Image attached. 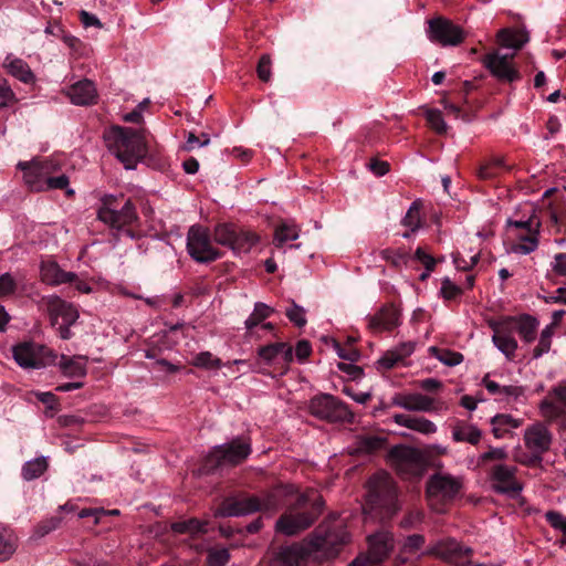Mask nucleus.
<instances>
[{
  "label": "nucleus",
  "mask_w": 566,
  "mask_h": 566,
  "mask_svg": "<svg viewBox=\"0 0 566 566\" xmlns=\"http://www.w3.org/2000/svg\"><path fill=\"white\" fill-rule=\"evenodd\" d=\"M104 138L108 150L126 169H134L147 153L144 130L114 126L104 134Z\"/></svg>",
  "instance_id": "obj_1"
},
{
  "label": "nucleus",
  "mask_w": 566,
  "mask_h": 566,
  "mask_svg": "<svg viewBox=\"0 0 566 566\" xmlns=\"http://www.w3.org/2000/svg\"><path fill=\"white\" fill-rule=\"evenodd\" d=\"M349 542V533L342 521H324L307 538L305 552L317 558L331 559Z\"/></svg>",
  "instance_id": "obj_2"
},
{
  "label": "nucleus",
  "mask_w": 566,
  "mask_h": 566,
  "mask_svg": "<svg viewBox=\"0 0 566 566\" xmlns=\"http://www.w3.org/2000/svg\"><path fill=\"white\" fill-rule=\"evenodd\" d=\"M308 502L307 495H297L293 504H290L276 521V532L293 536L312 526L322 513L324 501L317 496L312 501L311 507H308Z\"/></svg>",
  "instance_id": "obj_3"
},
{
  "label": "nucleus",
  "mask_w": 566,
  "mask_h": 566,
  "mask_svg": "<svg viewBox=\"0 0 566 566\" xmlns=\"http://www.w3.org/2000/svg\"><path fill=\"white\" fill-rule=\"evenodd\" d=\"M97 218L113 229L123 230L124 233L134 239V232L125 229L138 221L136 208L130 199L124 201L114 196H105L97 210Z\"/></svg>",
  "instance_id": "obj_4"
},
{
  "label": "nucleus",
  "mask_w": 566,
  "mask_h": 566,
  "mask_svg": "<svg viewBox=\"0 0 566 566\" xmlns=\"http://www.w3.org/2000/svg\"><path fill=\"white\" fill-rule=\"evenodd\" d=\"M397 488L386 472H378L368 480L367 505L371 510L380 507L391 515L397 510Z\"/></svg>",
  "instance_id": "obj_5"
},
{
  "label": "nucleus",
  "mask_w": 566,
  "mask_h": 566,
  "mask_svg": "<svg viewBox=\"0 0 566 566\" xmlns=\"http://www.w3.org/2000/svg\"><path fill=\"white\" fill-rule=\"evenodd\" d=\"M308 408L312 416L322 420L349 423L354 420V415L348 407L329 394L313 397Z\"/></svg>",
  "instance_id": "obj_6"
},
{
  "label": "nucleus",
  "mask_w": 566,
  "mask_h": 566,
  "mask_svg": "<svg viewBox=\"0 0 566 566\" xmlns=\"http://www.w3.org/2000/svg\"><path fill=\"white\" fill-rule=\"evenodd\" d=\"M251 453V443L244 438H234L230 442L216 446L209 457L208 465L217 469L224 465H237Z\"/></svg>",
  "instance_id": "obj_7"
},
{
  "label": "nucleus",
  "mask_w": 566,
  "mask_h": 566,
  "mask_svg": "<svg viewBox=\"0 0 566 566\" xmlns=\"http://www.w3.org/2000/svg\"><path fill=\"white\" fill-rule=\"evenodd\" d=\"M15 363L22 368L40 369L55 360L52 352L33 342L20 343L12 348Z\"/></svg>",
  "instance_id": "obj_8"
},
{
  "label": "nucleus",
  "mask_w": 566,
  "mask_h": 566,
  "mask_svg": "<svg viewBox=\"0 0 566 566\" xmlns=\"http://www.w3.org/2000/svg\"><path fill=\"white\" fill-rule=\"evenodd\" d=\"M187 249L190 256L200 263L212 262L221 258V252L211 244L207 230L200 226L189 229Z\"/></svg>",
  "instance_id": "obj_9"
},
{
  "label": "nucleus",
  "mask_w": 566,
  "mask_h": 566,
  "mask_svg": "<svg viewBox=\"0 0 566 566\" xmlns=\"http://www.w3.org/2000/svg\"><path fill=\"white\" fill-rule=\"evenodd\" d=\"M473 551L462 546L453 538L440 539L433 543L422 555L439 557L454 566H468Z\"/></svg>",
  "instance_id": "obj_10"
},
{
  "label": "nucleus",
  "mask_w": 566,
  "mask_h": 566,
  "mask_svg": "<svg viewBox=\"0 0 566 566\" xmlns=\"http://www.w3.org/2000/svg\"><path fill=\"white\" fill-rule=\"evenodd\" d=\"M524 443L531 454L523 462L534 465L539 463L543 454L548 451L552 443V434L544 423L536 422L525 430Z\"/></svg>",
  "instance_id": "obj_11"
},
{
  "label": "nucleus",
  "mask_w": 566,
  "mask_h": 566,
  "mask_svg": "<svg viewBox=\"0 0 566 566\" xmlns=\"http://www.w3.org/2000/svg\"><path fill=\"white\" fill-rule=\"evenodd\" d=\"M18 168L23 171V178L32 191H45L46 179L59 169L53 159L24 163L20 161Z\"/></svg>",
  "instance_id": "obj_12"
},
{
  "label": "nucleus",
  "mask_w": 566,
  "mask_h": 566,
  "mask_svg": "<svg viewBox=\"0 0 566 566\" xmlns=\"http://www.w3.org/2000/svg\"><path fill=\"white\" fill-rule=\"evenodd\" d=\"M516 467L499 463L489 471L492 489L500 494L511 497L517 496L522 491V484L516 479Z\"/></svg>",
  "instance_id": "obj_13"
},
{
  "label": "nucleus",
  "mask_w": 566,
  "mask_h": 566,
  "mask_svg": "<svg viewBox=\"0 0 566 566\" xmlns=\"http://www.w3.org/2000/svg\"><path fill=\"white\" fill-rule=\"evenodd\" d=\"M428 38L442 46H457L464 40L463 30L452 21L444 18H434L429 21Z\"/></svg>",
  "instance_id": "obj_14"
},
{
  "label": "nucleus",
  "mask_w": 566,
  "mask_h": 566,
  "mask_svg": "<svg viewBox=\"0 0 566 566\" xmlns=\"http://www.w3.org/2000/svg\"><path fill=\"white\" fill-rule=\"evenodd\" d=\"M513 57L514 54L491 52L483 56L482 63L496 80L512 83L521 78L520 71L512 63Z\"/></svg>",
  "instance_id": "obj_15"
},
{
  "label": "nucleus",
  "mask_w": 566,
  "mask_h": 566,
  "mask_svg": "<svg viewBox=\"0 0 566 566\" xmlns=\"http://www.w3.org/2000/svg\"><path fill=\"white\" fill-rule=\"evenodd\" d=\"M390 461L397 472L403 476L416 475L422 465V457L418 449L396 446L389 452Z\"/></svg>",
  "instance_id": "obj_16"
},
{
  "label": "nucleus",
  "mask_w": 566,
  "mask_h": 566,
  "mask_svg": "<svg viewBox=\"0 0 566 566\" xmlns=\"http://www.w3.org/2000/svg\"><path fill=\"white\" fill-rule=\"evenodd\" d=\"M298 493V490L293 484L280 483L272 489L261 493V509L262 512L274 513L282 506L293 504Z\"/></svg>",
  "instance_id": "obj_17"
},
{
  "label": "nucleus",
  "mask_w": 566,
  "mask_h": 566,
  "mask_svg": "<svg viewBox=\"0 0 566 566\" xmlns=\"http://www.w3.org/2000/svg\"><path fill=\"white\" fill-rule=\"evenodd\" d=\"M392 405L416 412H439L447 409L443 401L420 392L398 394L392 398Z\"/></svg>",
  "instance_id": "obj_18"
},
{
  "label": "nucleus",
  "mask_w": 566,
  "mask_h": 566,
  "mask_svg": "<svg viewBox=\"0 0 566 566\" xmlns=\"http://www.w3.org/2000/svg\"><path fill=\"white\" fill-rule=\"evenodd\" d=\"M260 495H241L226 499L218 509L220 516H244L262 512Z\"/></svg>",
  "instance_id": "obj_19"
},
{
  "label": "nucleus",
  "mask_w": 566,
  "mask_h": 566,
  "mask_svg": "<svg viewBox=\"0 0 566 566\" xmlns=\"http://www.w3.org/2000/svg\"><path fill=\"white\" fill-rule=\"evenodd\" d=\"M461 488L460 482L449 475L434 474L427 483L429 500L450 501L455 497Z\"/></svg>",
  "instance_id": "obj_20"
},
{
  "label": "nucleus",
  "mask_w": 566,
  "mask_h": 566,
  "mask_svg": "<svg viewBox=\"0 0 566 566\" xmlns=\"http://www.w3.org/2000/svg\"><path fill=\"white\" fill-rule=\"evenodd\" d=\"M539 410L543 417L549 421L556 420L566 413V384L555 386L548 392V396L539 403Z\"/></svg>",
  "instance_id": "obj_21"
},
{
  "label": "nucleus",
  "mask_w": 566,
  "mask_h": 566,
  "mask_svg": "<svg viewBox=\"0 0 566 566\" xmlns=\"http://www.w3.org/2000/svg\"><path fill=\"white\" fill-rule=\"evenodd\" d=\"M259 357L266 364L289 365L293 360V348L284 342L262 346L258 350Z\"/></svg>",
  "instance_id": "obj_22"
},
{
  "label": "nucleus",
  "mask_w": 566,
  "mask_h": 566,
  "mask_svg": "<svg viewBox=\"0 0 566 566\" xmlns=\"http://www.w3.org/2000/svg\"><path fill=\"white\" fill-rule=\"evenodd\" d=\"M66 94L74 105L86 106L95 104L97 101L96 86L87 78L71 85Z\"/></svg>",
  "instance_id": "obj_23"
},
{
  "label": "nucleus",
  "mask_w": 566,
  "mask_h": 566,
  "mask_svg": "<svg viewBox=\"0 0 566 566\" xmlns=\"http://www.w3.org/2000/svg\"><path fill=\"white\" fill-rule=\"evenodd\" d=\"M399 324L400 313L394 305L382 306L375 315L368 318V326L374 332L391 331Z\"/></svg>",
  "instance_id": "obj_24"
},
{
  "label": "nucleus",
  "mask_w": 566,
  "mask_h": 566,
  "mask_svg": "<svg viewBox=\"0 0 566 566\" xmlns=\"http://www.w3.org/2000/svg\"><path fill=\"white\" fill-rule=\"evenodd\" d=\"M369 559L373 564L381 563L394 547V537L389 532H378L368 537Z\"/></svg>",
  "instance_id": "obj_25"
},
{
  "label": "nucleus",
  "mask_w": 566,
  "mask_h": 566,
  "mask_svg": "<svg viewBox=\"0 0 566 566\" xmlns=\"http://www.w3.org/2000/svg\"><path fill=\"white\" fill-rule=\"evenodd\" d=\"M48 308L52 316L53 324H57L59 318H61L62 323L73 325L80 316L77 308L72 303L65 302L59 296L49 297Z\"/></svg>",
  "instance_id": "obj_26"
},
{
  "label": "nucleus",
  "mask_w": 566,
  "mask_h": 566,
  "mask_svg": "<svg viewBox=\"0 0 566 566\" xmlns=\"http://www.w3.org/2000/svg\"><path fill=\"white\" fill-rule=\"evenodd\" d=\"M40 273L42 281L49 285L72 283L76 279L74 272H66L56 262L52 261L42 262Z\"/></svg>",
  "instance_id": "obj_27"
},
{
  "label": "nucleus",
  "mask_w": 566,
  "mask_h": 566,
  "mask_svg": "<svg viewBox=\"0 0 566 566\" xmlns=\"http://www.w3.org/2000/svg\"><path fill=\"white\" fill-rule=\"evenodd\" d=\"M392 420L398 426L406 427L422 434L428 436L437 432V426L424 417L396 413L392 416Z\"/></svg>",
  "instance_id": "obj_28"
},
{
  "label": "nucleus",
  "mask_w": 566,
  "mask_h": 566,
  "mask_svg": "<svg viewBox=\"0 0 566 566\" xmlns=\"http://www.w3.org/2000/svg\"><path fill=\"white\" fill-rule=\"evenodd\" d=\"M3 66L8 70L9 74L24 84H34L35 74L30 69L29 64L22 59L8 54L3 61Z\"/></svg>",
  "instance_id": "obj_29"
},
{
  "label": "nucleus",
  "mask_w": 566,
  "mask_h": 566,
  "mask_svg": "<svg viewBox=\"0 0 566 566\" xmlns=\"http://www.w3.org/2000/svg\"><path fill=\"white\" fill-rule=\"evenodd\" d=\"M483 386L490 395L495 396L501 401H509L510 399L516 400L523 395V388L520 386H502L492 380L490 375H485L482 379Z\"/></svg>",
  "instance_id": "obj_30"
},
{
  "label": "nucleus",
  "mask_w": 566,
  "mask_h": 566,
  "mask_svg": "<svg viewBox=\"0 0 566 566\" xmlns=\"http://www.w3.org/2000/svg\"><path fill=\"white\" fill-rule=\"evenodd\" d=\"M482 438V431L473 423L458 420L452 426V439L455 442H467L476 446Z\"/></svg>",
  "instance_id": "obj_31"
},
{
  "label": "nucleus",
  "mask_w": 566,
  "mask_h": 566,
  "mask_svg": "<svg viewBox=\"0 0 566 566\" xmlns=\"http://www.w3.org/2000/svg\"><path fill=\"white\" fill-rule=\"evenodd\" d=\"M492 327L494 331L492 336L493 344L507 359H513L517 349L516 339L503 327L497 325H493Z\"/></svg>",
  "instance_id": "obj_32"
},
{
  "label": "nucleus",
  "mask_w": 566,
  "mask_h": 566,
  "mask_svg": "<svg viewBox=\"0 0 566 566\" xmlns=\"http://www.w3.org/2000/svg\"><path fill=\"white\" fill-rule=\"evenodd\" d=\"M530 40L528 33L522 29H502L497 33V41L501 46L521 50Z\"/></svg>",
  "instance_id": "obj_33"
},
{
  "label": "nucleus",
  "mask_w": 566,
  "mask_h": 566,
  "mask_svg": "<svg viewBox=\"0 0 566 566\" xmlns=\"http://www.w3.org/2000/svg\"><path fill=\"white\" fill-rule=\"evenodd\" d=\"M87 358L84 356L67 357L62 355L57 363L63 375L66 377H84L86 375Z\"/></svg>",
  "instance_id": "obj_34"
},
{
  "label": "nucleus",
  "mask_w": 566,
  "mask_h": 566,
  "mask_svg": "<svg viewBox=\"0 0 566 566\" xmlns=\"http://www.w3.org/2000/svg\"><path fill=\"white\" fill-rule=\"evenodd\" d=\"M415 350L413 342H405L388 350L379 360V365L386 369H390L398 363L402 361L406 357L410 356Z\"/></svg>",
  "instance_id": "obj_35"
},
{
  "label": "nucleus",
  "mask_w": 566,
  "mask_h": 566,
  "mask_svg": "<svg viewBox=\"0 0 566 566\" xmlns=\"http://www.w3.org/2000/svg\"><path fill=\"white\" fill-rule=\"evenodd\" d=\"M492 432L496 439L507 437L513 429L522 424L521 419H516L507 413H499L491 419Z\"/></svg>",
  "instance_id": "obj_36"
},
{
  "label": "nucleus",
  "mask_w": 566,
  "mask_h": 566,
  "mask_svg": "<svg viewBox=\"0 0 566 566\" xmlns=\"http://www.w3.org/2000/svg\"><path fill=\"white\" fill-rule=\"evenodd\" d=\"M18 548V537L14 532L0 524V562L9 560Z\"/></svg>",
  "instance_id": "obj_37"
},
{
  "label": "nucleus",
  "mask_w": 566,
  "mask_h": 566,
  "mask_svg": "<svg viewBox=\"0 0 566 566\" xmlns=\"http://www.w3.org/2000/svg\"><path fill=\"white\" fill-rule=\"evenodd\" d=\"M300 228L292 222H282L276 227L274 233V245L282 248L286 242L294 241L300 237Z\"/></svg>",
  "instance_id": "obj_38"
},
{
  "label": "nucleus",
  "mask_w": 566,
  "mask_h": 566,
  "mask_svg": "<svg viewBox=\"0 0 566 566\" xmlns=\"http://www.w3.org/2000/svg\"><path fill=\"white\" fill-rule=\"evenodd\" d=\"M420 207L419 201H413L407 210L401 223L403 227L408 228V231L401 234L402 238L408 239L411 233L416 232L421 227Z\"/></svg>",
  "instance_id": "obj_39"
},
{
  "label": "nucleus",
  "mask_w": 566,
  "mask_h": 566,
  "mask_svg": "<svg viewBox=\"0 0 566 566\" xmlns=\"http://www.w3.org/2000/svg\"><path fill=\"white\" fill-rule=\"evenodd\" d=\"M258 240L259 238L254 233L235 230L230 249L237 254L247 253L258 242Z\"/></svg>",
  "instance_id": "obj_40"
},
{
  "label": "nucleus",
  "mask_w": 566,
  "mask_h": 566,
  "mask_svg": "<svg viewBox=\"0 0 566 566\" xmlns=\"http://www.w3.org/2000/svg\"><path fill=\"white\" fill-rule=\"evenodd\" d=\"M538 321L531 315H523L516 321V329L524 342L531 343L535 339Z\"/></svg>",
  "instance_id": "obj_41"
},
{
  "label": "nucleus",
  "mask_w": 566,
  "mask_h": 566,
  "mask_svg": "<svg viewBox=\"0 0 566 566\" xmlns=\"http://www.w3.org/2000/svg\"><path fill=\"white\" fill-rule=\"evenodd\" d=\"M48 469L45 457H40L25 462L22 467L21 475L25 481H32L40 478Z\"/></svg>",
  "instance_id": "obj_42"
},
{
  "label": "nucleus",
  "mask_w": 566,
  "mask_h": 566,
  "mask_svg": "<svg viewBox=\"0 0 566 566\" xmlns=\"http://www.w3.org/2000/svg\"><path fill=\"white\" fill-rule=\"evenodd\" d=\"M539 232L531 231L517 237L518 243L513 247V251L520 254H530L538 247Z\"/></svg>",
  "instance_id": "obj_43"
},
{
  "label": "nucleus",
  "mask_w": 566,
  "mask_h": 566,
  "mask_svg": "<svg viewBox=\"0 0 566 566\" xmlns=\"http://www.w3.org/2000/svg\"><path fill=\"white\" fill-rule=\"evenodd\" d=\"M273 308L266 305L265 303L258 302L254 305V310L252 314L245 319L244 325L245 328L251 332L255 326H258L262 321L268 318L272 313Z\"/></svg>",
  "instance_id": "obj_44"
},
{
  "label": "nucleus",
  "mask_w": 566,
  "mask_h": 566,
  "mask_svg": "<svg viewBox=\"0 0 566 566\" xmlns=\"http://www.w3.org/2000/svg\"><path fill=\"white\" fill-rule=\"evenodd\" d=\"M431 355L446 366H457L462 363L463 355L447 348L430 347Z\"/></svg>",
  "instance_id": "obj_45"
},
{
  "label": "nucleus",
  "mask_w": 566,
  "mask_h": 566,
  "mask_svg": "<svg viewBox=\"0 0 566 566\" xmlns=\"http://www.w3.org/2000/svg\"><path fill=\"white\" fill-rule=\"evenodd\" d=\"M185 143L180 149L185 151H192L197 148L208 146L210 144V136L207 133H200L197 135L195 132H185Z\"/></svg>",
  "instance_id": "obj_46"
},
{
  "label": "nucleus",
  "mask_w": 566,
  "mask_h": 566,
  "mask_svg": "<svg viewBox=\"0 0 566 566\" xmlns=\"http://www.w3.org/2000/svg\"><path fill=\"white\" fill-rule=\"evenodd\" d=\"M230 560L229 549L221 546L210 547L207 551L208 566H226Z\"/></svg>",
  "instance_id": "obj_47"
},
{
  "label": "nucleus",
  "mask_w": 566,
  "mask_h": 566,
  "mask_svg": "<svg viewBox=\"0 0 566 566\" xmlns=\"http://www.w3.org/2000/svg\"><path fill=\"white\" fill-rule=\"evenodd\" d=\"M235 228L231 224H219L214 229V242L230 249L231 241L234 238Z\"/></svg>",
  "instance_id": "obj_48"
},
{
  "label": "nucleus",
  "mask_w": 566,
  "mask_h": 566,
  "mask_svg": "<svg viewBox=\"0 0 566 566\" xmlns=\"http://www.w3.org/2000/svg\"><path fill=\"white\" fill-rule=\"evenodd\" d=\"M553 327L552 325H547L541 333V337L537 346L534 348L533 356L534 358H538L542 355L546 354L551 349L552 336H553Z\"/></svg>",
  "instance_id": "obj_49"
},
{
  "label": "nucleus",
  "mask_w": 566,
  "mask_h": 566,
  "mask_svg": "<svg viewBox=\"0 0 566 566\" xmlns=\"http://www.w3.org/2000/svg\"><path fill=\"white\" fill-rule=\"evenodd\" d=\"M426 119L430 127L438 134L447 133L448 125L444 122L442 114L439 109H427Z\"/></svg>",
  "instance_id": "obj_50"
},
{
  "label": "nucleus",
  "mask_w": 566,
  "mask_h": 566,
  "mask_svg": "<svg viewBox=\"0 0 566 566\" xmlns=\"http://www.w3.org/2000/svg\"><path fill=\"white\" fill-rule=\"evenodd\" d=\"M426 543V538L421 534H412L405 538L401 545V552L407 554H416Z\"/></svg>",
  "instance_id": "obj_51"
},
{
  "label": "nucleus",
  "mask_w": 566,
  "mask_h": 566,
  "mask_svg": "<svg viewBox=\"0 0 566 566\" xmlns=\"http://www.w3.org/2000/svg\"><path fill=\"white\" fill-rule=\"evenodd\" d=\"M507 226L515 227L517 229L526 230L527 232L541 230V220L536 217L535 212L530 216L526 220H507Z\"/></svg>",
  "instance_id": "obj_52"
},
{
  "label": "nucleus",
  "mask_w": 566,
  "mask_h": 566,
  "mask_svg": "<svg viewBox=\"0 0 566 566\" xmlns=\"http://www.w3.org/2000/svg\"><path fill=\"white\" fill-rule=\"evenodd\" d=\"M479 259L480 254L478 252L468 255V258L460 252L453 253V263L461 271L471 270L479 262Z\"/></svg>",
  "instance_id": "obj_53"
},
{
  "label": "nucleus",
  "mask_w": 566,
  "mask_h": 566,
  "mask_svg": "<svg viewBox=\"0 0 566 566\" xmlns=\"http://www.w3.org/2000/svg\"><path fill=\"white\" fill-rule=\"evenodd\" d=\"M61 521L62 520L59 516H51L49 518L41 521L35 526V530H34L35 536L43 537V536L48 535L49 533L53 532L54 530H56L60 526Z\"/></svg>",
  "instance_id": "obj_54"
},
{
  "label": "nucleus",
  "mask_w": 566,
  "mask_h": 566,
  "mask_svg": "<svg viewBox=\"0 0 566 566\" xmlns=\"http://www.w3.org/2000/svg\"><path fill=\"white\" fill-rule=\"evenodd\" d=\"M287 318L297 327H303L306 324L305 310L297 305L294 301L291 307L285 311Z\"/></svg>",
  "instance_id": "obj_55"
},
{
  "label": "nucleus",
  "mask_w": 566,
  "mask_h": 566,
  "mask_svg": "<svg viewBox=\"0 0 566 566\" xmlns=\"http://www.w3.org/2000/svg\"><path fill=\"white\" fill-rule=\"evenodd\" d=\"M69 177L64 174L53 177L52 175L49 176V179H46L45 190L50 189H66V195L72 196L74 193V190L69 187Z\"/></svg>",
  "instance_id": "obj_56"
},
{
  "label": "nucleus",
  "mask_w": 566,
  "mask_h": 566,
  "mask_svg": "<svg viewBox=\"0 0 566 566\" xmlns=\"http://www.w3.org/2000/svg\"><path fill=\"white\" fill-rule=\"evenodd\" d=\"M545 518L548 524L563 533V536H566V516L557 511H547L545 513Z\"/></svg>",
  "instance_id": "obj_57"
},
{
  "label": "nucleus",
  "mask_w": 566,
  "mask_h": 566,
  "mask_svg": "<svg viewBox=\"0 0 566 566\" xmlns=\"http://www.w3.org/2000/svg\"><path fill=\"white\" fill-rule=\"evenodd\" d=\"M206 531H207V524L202 523L196 518H190L188 521H179V534H181V533L198 534V533H205Z\"/></svg>",
  "instance_id": "obj_58"
},
{
  "label": "nucleus",
  "mask_w": 566,
  "mask_h": 566,
  "mask_svg": "<svg viewBox=\"0 0 566 566\" xmlns=\"http://www.w3.org/2000/svg\"><path fill=\"white\" fill-rule=\"evenodd\" d=\"M273 566H300L298 554L294 549L287 548L280 554Z\"/></svg>",
  "instance_id": "obj_59"
},
{
  "label": "nucleus",
  "mask_w": 566,
  "mask_h": 566,
  "mask_svg": "<svg viewBox=\"0 0 566 566\" xmlns=\"http://www.w3.org/2000/svg\"><path fill=\"white\" fill-rule=\"evenodd\" d=\"M256 73L259 78L263 82H269L271 80V59L268 54H264L260 57Z\"/></svg>",
  "instance_id": "obj_60"
},
{
  "label": "nucleus",
  "mask_w": 566,
  "mask_h": 566,
  "mask_svg": "<svg viewBox=\"0 0 566 566\" xmlns=\"http://www.w3.org/2000/svg\"><path fill=\"white\" fill-rule=\"evenodd\" d=\"M15 289L17 283L11 274L4 273L0 275V297L13 294Z\"/></svg>",
  "instance_id": "obj_61"
},
{
  "label": "nucleus",
  "mask_w": 566,
  "mask_h": 566,
  "mask_svg": "<svg viewBox=\"0 0 566 566\" xmlns=\"http://www.w3.org/2000/svg\"><path fill=\"white\" fill-rule=\"evenodd\" d=\"M499 176V170L495 166L492 165L491 159L485 163H482L478 168V177L481 180H490L494 179Z\"/></svg>",
  "instance_id": "obj_62"
},
{
  "label": "nucleus",
  "mask_w": 566,
  "mask_h": 566,
  "mask_svg": "<svg viewBox=\"0 0 566 566\" xmlns=\"http://www.w3.org/2000/svg\"><path fill=\"white\" fill-rule=\"evenodd\" d=\"M461 289L450 279H444L441 285V294L446 300H454L461 294Z\"/></svg>",
  "instance_id": "obj_63"
},
{
  "label": "nucleus",
  "mask_w": 566,
  "mask_h": 566,
  "mask_svg": "<svg viewBox=\"0 0 566 566\" xmlns=\"http://www.w3.org/2000/svg\"><path fill=\"white\" fill-rule=\"evenodd\" d=\"M220 364L219 359L214 358L209 352L200 353L195 358V365L205 368H214Z\"/></svg>",
  "instance_id": "obj_64"
}]
</instances>
